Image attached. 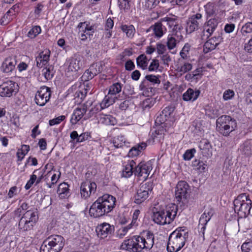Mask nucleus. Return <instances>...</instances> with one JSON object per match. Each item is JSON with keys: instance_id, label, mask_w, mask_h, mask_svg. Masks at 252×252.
<instances>
[{"instance_id": "49", "label": "nucleus", "mask_w": 252, "mask_h": 252, "mask_svg": "<svg viewBox=\"0 0 252 252\" xmlns=\"http://www.w3.org/2000/svg\"><path fill=\"white\" fill-rule=\"evenodd\" d=\"M41 32L39 26H34L28 32V36L31 38H34Z\"/></svg>"}, {"instance_id": "36", "label": "nucleus", "mask_w": 252, "mask_h": 252, "mask_svg": "<svg viewBox=\"0 0 252 252\" xmlns=\"http://www.w3.org/2000/svg\"><path fill=\"white\" fill-rule=\"evenodd\" d=\"M148 61L147 57L144 54L140 55L136 59L137 66L143 69H145L147 68Z\"/></svg>"}, {"instance_id": "48", "label": "nucleus", "mask_w": 252, "mask_h": 252, "mask_svg": "<svg viewBox=\"0 0 252 252\" xmlns=\"http://www.w3.org/2000/svg\"><path fill=\"white\" fill-rule=\"evenodd\" d=\"M193 165L196 167V169L200 172H203L205 171L206 165L203 161L195 160L193 161Z\"/></svg>"}, {"instance_id": "8", "label": "nucleus", "mask_w": 252, "mask_h": 252, "mask_svg": "<svg viewBox=\"0 0 252 252\" xmlns=\"http://www.w3.org/2000/svg\"><path fill=\"white\" fill-rule=\"evenodd\" d=\"M153 189V184L147 182L141 185L137 190L136 194L134 196V202L140 204L146 200L149 197V193Z\"/></svg>"}, {"instance_id": "18", "label": "nucleus", "mask_w": 252, "mask_h": 252, "mask_svg": "<svg viewBox=\"0 0 252 252\" xmlns=\"http://www.w3.org/2000/svg\"><path fill=\"white\" fill-rule=\"evenodd\" d=\"M100 200L98 198L92 205L89 210V213L91 216L94 218H98L107 214L104 210V206Z\"/></svg>"}, {"instance_id": "7", "label": "nucleus", "mask_w": 252, "mask_h": 252, "mask_svg": "<svg viewBox=\"0 0 252 252\" xmlns=\"http://www.w3.org/2000/svg\"><path fill=\"white\" fill-rule=\"evenodd\" d=\"M190 188L188 183L184 181L178 182L175 190V197L179 202L186 204L189 196Z\"/></svg>"}, {"instance_id": "57", "label": "nucleus", "mask_w": 252, "mask_h": 252, "mask_svg": "<svg viewBox=\"0 0 252 252\" xmlns=\"http://www.w3.org/2000/svg\"><path fill=\"white\" fill-rule=\"evenodd\" d=\"M95 76L92 74L89 69L86 70L82 76V79L84 81H88L93 78Z\"/></svg>"}, {"instance_id": "56", "label": "nucleus", "mask_w": 252, "mask_h": 252, "mask_svg": "<svg viewBox=\"0 0 252 252\" xmlns=\"http://www.w3.org/2000/svg\"><path fill=\"white\" fill-rule=\"evenodd\" d=\"M131 0H118V4L121 9H128L130 7L129 2Z\"/></svg>"}, {"instance_id": "52", "label": "nucleus", "mask_w": 252, "mask_h": 252, "mask_svg": "<svg viewBox=\"0 0 252 252\" xmlns=\"http://www.w3.org/2000/svg\"><path fill=\"white\" fill-rule=\"evenodd\" d=\"M65 119V116L64 115L60 116L56 118L50 120L49 122V125L53 126L55 125L60 124L61 122L63 121Z\"/></svg>"}, {"instance_id": "13", "label": "nucleus", "mask_w": 252, "mask_h": 252, "mask_svg": "<svg viewBox=\"0 0 252 252\" xmlns=\"http://www.w3.org/2000/svg\"><path fill=\"white\" fill-rule=\"evenodd\" d=\"M202 23V15L200 13H196L189 18L186 27L187 32L191 33L197 30Z\"/></svg>"}, {"instance_id": "44", "label": "nucleus", "mask_w": 252, "mask_h": 252, "mask_svg": "<svg viewBox=\"0 0 252 252\" xmlns=\"http://www.w3.org/2000/svg\"><path fill=\"white\" fill-rule=\"evenodd\" d=\"M234 124H227L222 126V128H220L218 130L224 136H227L233 130H234Z\"/></svg>"}, {"instance_id": "33", "label": "nucleus", "mask_w": 252, "mask_h": 252, "mask_svg": "<svg viewBox=\"0 0 252 252\" xmlns=\"http://www.w3.org/2000/svg\"><path fill=\"white\" fill-rule=\"evenodd\" d=\"M79 33L81 32H84L87 35L91 36L94 32V26H89L86 22L80 23L78 26Z\"/></svg>"}, {"instance_id": "12", "label": "nucleus", "mask_w": 252, "mask_h": 252, "mask_svg": "<svg viewBox=\"0 0 252 252\" xmlns=\"http://www.w3.org/2000/svg\"><path fill=\"white\" fill-rule=\"evenodd\" d=\"M152 168V165L150 161L140 162L135 167L134 174L135 176L142 178V180H146Z\"/></svg>"}, {"instance_id": "50", "label": "nucleus", "mask_w": 252, "mask_h": 252, "mask_svg": "<svg viewBox=\"0 0 252 252\" xmlns=\"http://www.w3.org/2000/svg\"><path fill=\"white\" fill-rule=\"evenodd\" d=\"M176 40L172 36H168L167 38V46L169 50L173 49L176 45Z\"/></svg>"}, {"instance_id": "17", "label": "nucleus", "mask_w": 252, "mask_h": 252, "mask_svg": "<svg viewBox=\"0 0 252 252\" xmlns=\"http://www.w3.org/2000/svg\"><path fill=\"white\" fill-rule=\"evenodd\" d=\"M67 64L68 71H77L83 66L82 58L79 55H74L68 59Z\"/></svg>"}, {"instance_id": "23", "label": "nucleus", "mask_w": 252, "mask_h": 252, "mask_svg": "<svg viewBox=\"0 0 252 252\" xmlns=\"http://www.w3.org/2000/svg\"><path fill=\"white\" fill-rule=\"evenodd\" d=\"M148 31H152L155 36L159 38L166 32V29L163 23L160 21L151 26Z\"/></svg>"}, {"instance_id": "39", "label": "nucleus", "mask_w": 252, "mask_h": 252, "mask_svg": "<svg viewBox=\"0 0 252 252\" xmlns=\"http://www.w3.org/2000/svg\"><path fill=\"white\" fill-rule=\"evenodd\" d=\"M122 88V85L119 83H116L112 85L109 89L108 94H111L113 96H115V95L119 93Z\"/></svg>"}, {"instance_id": "37", "label": "nucleus", "mask_w": 252, "mask_h": 252, "mask_svg": "<svg viewBox=\"0 0 252 252\" xmlns=\"http://www.w3.org/2000/svg\"><path fill=\"white\" fill-rule=\"evenodd\" d=\"M103 64L101 63H96L92 64L89 69L91 72L92 74L96 76L100 73L103 70Z\"/></svg>"}, {"instance_id": "6", "label": "nucleus", "mask_w": 252, "mask_h": 252, "mask_svg": "<svg viewBox=\"0 0 252 252\" xmlns=\"http://www.w3.org/2000/svg\"><path fill=\"white\" fill-rule=\"evenodd\" d=\"M38 218L37 212L31 210L27 211L19 220V230L25 232L32 229Z\"/></svg>"}, {"instance_id": "38", "label": "nucleus", "mask_w": 252, "mask_h": 252, "mask_svg": "<svg viewBox=\"0 0 252 252\" xmlns=\"http://www.w3.org/2000/svg\"><path fill=\"white\" fill-rule=\"evenodd\" d=\"M101 109H103L101 107V105L99 104L92 105V108L89 110L88 113L86 114L84 119L86 120L90 118V117L97 113Z\"/></svg>"}, {"instance_id": "40", "label": "nucleus", "mask_w": 252, "mask_h": 252, "mask_svg": "<svg viewBox=\"0 0 252 252\" xmlns=\"http://www.w3.org/2000/svg\"><path fill=\"white\" fill-rule=\"evenodd\" d=\"M30 150V146L27 145H23L21 149H19L17 152L16 155L18 160L21 161L25 157L26 155Z\"/></svg>"}, {"instance_id": "45", "label": "nucleus", "mask_w": 252, "mask_h": 252, "mask_svg": "<svg viewBox=\"0 0 252 252\" xmlns=\"http://www.w3.org/2000/svg\"><path fill=\"white\" fill-rule=\"evenodd\" d=\"M155 100L153 98H148L145 99L142 103V107L144 110L151 108L155 104Z\"/></svg>"}, {"instance_id": "58", "label": "nucleus", "mask_w": 252, "mask_h": 252, "mask_svg": "<svg viewBox=\"0 0 252 252\" xmlns=\"http://www.w3.org/2000/svg\"><path fill=\"white\" fill-rule=\"evenodd\" d=\"M60 175L61 173H59L58 176H57L56 174H53L51 177V182L47 183V187L49 188H52L58 182L60 177Z\"/></svg>"}, {"instance_id": "41", "label": "nucleus", "mask_w": 252, "mask_h": 252, "mask_svg": "<svg viewBox=\"0 0 252 252\" xmlns=\"http://www.w3.org/2000/svg\"><path fill=\"white\" fill-rule=\"evenodd\" d=\"M121 29L129 38H132L135 32V29L132 25H123L121 27Z\"/></svg>"}, {"instance_id": "16", "label": "nucleus", "mask_w": 252, "mask_h": 252, "mask_svg": "<svg viewBox=\"0 0 252 252\" xmlns=\"http://www.w3.org/2000/svg\"><path fill=\"white\" fill-rule=\"evenodd\" d=\"M98 199L100 200V202L103 205L104 210L107 214L112 211L115 206L116 198L112 195L106 194L99 197Z\"/></svg>"}, {"instance_id": "35", "label": "nucleus", "mask_w": 252, "mask_h": 252, "mask_svg": "<svg viewBox=\"0 0 252 252\" xmlns=\"http://www.w3.org/2000/svg\"><path fill=\"white\" fill-rule=\"evenodd\" d=\"M212 215L213 213L211 211H207V210H205L199 219L198 227H200L201 225H206L210 220Z\"/></svg>"}, {"instance_id": "19", "label": "nucleus", "mask_w": 252, "mask_h": 252, "mask_svg": "<svg viewBox=\"0 0 252 252\" xmlns=\"http://www.w3.org/2000/svg\"><path fill=\"white\" fill-rule=\"evenodd\" d=\"M222 38L219 35L215 36L208 40L204 44L203 51L207 53L213 50L222 41Z\"/></svg>"}, {"instance_id": "30", "label": "nucleus", "mask_w": 252, "mask_h": 252, "mask_svg": "<svg viewBox=\"0 0 252 252\" xmlns=\"http://www.w3.org/2000/svg\"><path fill=\"white\" fill-rule=\"evenodd\" d=\"M235 124L234 121H232L231 117L227 115H223L219 118L216 122L217 128H222V126L227 124Z\"/></svg>"}, {"instance_id": "2", "label": "nucleus", "mask_w": 252, "mask_h": 252, "mask_svg": "<svg viewBox=\"0 0 252 252\" xmlns=\"http://www.w3.org/2000/svg\"><path fill=\"white\" fill-rule=\"evenodd\" d=\"M189 231L185 226L179 227L172 232L168 239L167 250L168 252H177L185 245Z\"/></svg>"}, {"instance_id": "63", "label": "nucleus", "mask_w": 252, "mask_h": 252, "mask_svg": "<svg viewBox=\"0 0 252 252\" xmlns=\"http://www.w3.org/2000/svg\"><path fill=\"white\" fill-rule=\"evenodd\" d=\"M246 101L252 103V85L249 87L246 93Z\"/></svg>"}, {"instance_id": "64", "label": "nucleus", "mask_w": 252, "mask_h": 252, "mask_svg": "<svg viewBox=\"0 0 252 252\" xmlns=\"http://www.w3.org/2000/svg\"><path fill=\"white\" fill-rule=\"evenodd\" d=\"M252 243L250 242L244 243L241 247L242 252H252Z\"/></svg>"}, {"instance_id": "46", "label": "nucleus", "mask_w": 252, "mask_h": 252, "mask_svg": "<svg viewBox=\"0 0 252 252\" xmlns=\"http://www.w3.org/2000/svg\"><path fill=\"white\" fill-rule=\"evenodd\" d=\"M42 73L46 80L51 79L53 76L51 66L44 67L42 70Z\"/></svg>"}, {"instance_id": "54", "label": "nucleus", "mask_w": 252, "mask_h": 252, "mask_svg": "<svg viewBox=\"0 0 252 252\" xmlns=\"http://www.w3.org/2000/svg\"><path fill=\"white\" fill-rule=\"evenodd\" d=\"M159 67V62L158 60L154 59L152 60L148 67L150 71H156Z\"/></svg>"}, {"instance_id": "3", "label": "nucleus", "mask_w": 252, "mask_h": 252, "mask_svg": "<svg viewBox=\"0 0 252 252\" xmlns=\"http://www.w3.org/2000/svg\"><path fill=\"white\" fill-rule=\"evenodd\" d=\"M178 211L177 206L169 204L165 210L154 212L152 216L154 221L160 225L169 224L175 219Z\"/></svg>"}, {"instance_id": "5", "label": "nucleus", "mask_w": 252, "mask_h": 252, "mask_svg": "<svg viewBox=\"0 0 252 252\" xmlns=\"http://www.w3.org/2000/svg\"><path fill=\"white\" fill-rule=\"evenodd\" d=\"M234 210L240 218H246L250 213L252 200L246 193L239 195L233 201Z\"/></svg>"}, {"instance_id": "15", "label": "nucleus", "mask_w": 252, "mask_h": 252, "mask_svg": "<svg viewBox=\"0 0 252 252\" xmlns=\"http://www.w3.org/2000/svg\"><path fill=\"white\" fill-rule=\"evenodd\" d=\"M95 231L97 237L100 239H104L112 234L114 231V227L108 223L103 222L96 226Z\"/></svg>"}, {"instance_id": "28", "label": "nucleus", "mask_w": 252, "mask_h": 252, "mask_svg": "<svg viewBox=\"0 0 252 252\" xmlns=\"http://www.w3.org/2000/svg\"><path fill=\"white\" fill-rule=\"evenodd\" d=\"M69 186L65 183L59 185L57 192L60 198L63 199L69 196Z\"/></svg>"}, {"instance_id": "14", "label": "nucleus", "mask_w": 252, "mask_h": 252, "mask_svg": "<svg viewBox=\"0 0 252 252\" xmlns=\"http://www.w3.org/2000/svg\"><path fill=\"white\" fill-rule=\"evenodd\" d=\"M96 185L94 182L86 181L81 184L80 193L81 196L85 199L88 198L91 195L95 193Z\"/></svg>"}, {"instance_id": "24", "label": "nucleus", "mask_w": 252, "mask_h": 252, "mask_svg": "<svg viewBox=\"0 0 252 252\" xmlns=\"http://www.w3.org/2000/svg\"><path fill=\"white\" fill-rule=\"evenodd\" d=\"M16 64V61L15 57H8L3 62L1 69L5 73L10 72L14 69Z\"/></svg>"}, {"instance_id": "42", "label": "nucleus", "mask_w": 252, "mask_h": 252, "mask_svg": "<svg viewBox=\"0 0 252 252\" xmlns=\"http://www.w3.org/2000/svg\"><path fill=\"white\" fill-rule=\"evenodd\" d=\"M125 143L126 139L123 135H118L114 137L113 140V144L117 148L122 147Z\"/></svg>"}, {"instance_id": "22", "label": "nucleus", "mask_w": 252, "mask_h": 252, "mask_svg": "<svg viewBox=\"0 0 252 252\" xmlns=\"http://www.w3.org/2000/svg\"><path fill=\"white\" fill-rule=\"evenodd\" d=\"M50 51L45 49L40 52L36 57V66L39 68H42L47 64L49 61Z\"/></svg>"}, {"instance_id": "11", "label": "nucleus", "mask_w": 252, "mask_h": 252, "mask_svg": "<svg viewBox=\"0 0 252 252\" xmlns=\"http://www.w3.org/2000/svg\"><path fill=\"white\" fill-rule=\"evenodd\" d=\"M50 88L46 86L40 87L35 95V103L40 106H43L49 101L51 96Z\"/></svg>"}, {"instance_id": "43", "label": "nucleus", "mask_w": 252, "mask_h": 252, "mask_svg": "<svg viewBox=\"0 0 252 252\" xmlns=\"http://www.w3.org/2000/svg\"><path fill=\"white\" fill-rule=\"evenodd\" d=\"M192 68V65L191 63H184L178 67L177 70L178 72L180 73L181 75H182L190 71Z\"/></svg>"}, {"instance_id": "27", "label": "nucleus", "mask_w": 252, "mask_h": 252, "mask_svg": "<svg viewBox=\"0 0 252 252\" xmlns=\"http://www.w3.org/2000/svg\"><path fill=\"white\" fill-rule=\"evenodd\" d=\"M200 92L198 90H193L189 88L184 93L183 95V99L184 101H192L195 100L200 94Z\"/></svg>"}, {"instance_id": "32", "label": "nucleus", "mask_w": 252, "mask_h": 252, "mask_svg": "<svg viewBox=\"0 0 252 252\" xmlns=\"http://www.w3.org/2000/svg\"><path fill=\"white\" fill-rule=\"evenodd\" d=\"M252 141L247 140L240 146L239 148L240 152L246 156H249L252 154Z\"/></svg>"}, {"instance_id": "34", "label": "nucleus", "mask_w": 252, "mask_h": 252, "mask_svg": "<svg viewBox=\"0 0 252 252\" xmlns=\"http://www.w3.org/2000/svg\"><path fill=\"white\" fill-rule=\"evenodd\" d=\"M116 99H117V97L116 96H113L108 93V94L105 96L101 103L99 104L101 105V107L103 109L113 104Z\"/></svg>"}, {"instance_id": "21", "label": "nucleus", "mask_w": 252, "mask_h": 252, "mask_svg": "<svg viewBox=\"0 0 252 252\" xmlns=\"http://www.w3.org/2000/svg\"><path fill=\"white\" fill-rule=\"evenodd\" d=\"M164 27L168 26L169 29L173 32H177L180 29V26L178 24V20L176 16L172 17H166L161 19Z\"/></svg>"}, {"instance_id": "29", "label": "nucleus", "mask_w": 252, "mask_h": 252, "mask_svg": "<svg viewBox=\"0 0 252 252\" xmlns=\"http://www.w3.org/2000/svg\"><path fill=\"white\" fill-rule=\"evenodd\" d=\"M147 147L146 143L142 142L133 146L129 151V157H136L140 154L142 151L145 149Z\"/></svg>"}, {"instance_id": "1", "label": "nucleus", "mask_w": 252, "mask_h": 252, "mask_svg": "<svg viewBox=\"0 0 252 252\" xmlns=\"http://www.w3.org/2000/svg\"><path fill=\"white\" fill-rule=\"evenodd\" d=\"M154 244V234L150 231H147L141 236H134L125 240L121 247L129 252H140L143 249L150 250Z\"/></svg>"}, {"instance_id": "59", "label": "nucleus", "mask_w": 252, "mask_h": 252, "mask_svg": "<svg viewBox=\"0 0 252 252\" xmlns=\"http://www.w3.org/2000/svg\"><path fill=\"white\" fill-rule=\"evenodd\" d=\"M234 95V92L231 90H226L223 94V98L225 100H227L231 99Z\"/></svg>"}, {"instance_id": "53", "label": "nucleus", "mask_w": 252, "mask_h": 252, "mask_svg": "<svg viewBox=\"0 0 252 252\" xmlns=\"http://www.w3.org/2000/svg\"><path fill=\"white\" fill-rule=\"evenodd\" d=\"M145 79L153 84H159L160 82L158 76L154 75H147L145 76Z\"/></svg>"}, {"instance_id": "9", "label": "nucleus", "mask_w": 252, "mask_h": 252, "mask_svg": "<svg viewBox=\"0 0 252 252\" xmlns=\"http://www.w3.org/2000/svg\"><path fill=\"white\" fill-rule=\"evenodd\" d=\"M18 85L14 81L7 80L0 85V95L10 97L18 91Z\"/></svg>"}, {"instance_id": "51", "label": "nucleus", "mask_w": 252, "mask_h": 252, "mask_svg": "<svg viewBox=\"0 0 252 252\" xmlns=\"http://www.w3.org/2000/svg\"><path fill=\"white\" fill-rule=\"evenodd\" d=\"M195 152L196 150L194 148L187 150L183 155L184 159L186 160H190L194 156Z\"/></svg>"}, {"instance_id": "4", "label": "nucleus", "mask_w": 252, "mask_h": 252, "mask_svg": "<svg viewBox=\"0 0 252 252\" xmlns=\"http://www.w3.org/2000/svg\"><path fill=\"white\" fill-rule=\"evenodd\" d=\"M64 242V239L61 235H51L43 241L40 247V252H60Z\"/></svg>"}, {"instance_id": "25", "label": "nucleus", "mask_w": 252, "mask_h": 252, "mask_svg": "<svg viewBox=\"0 0 252 252\" xmlns=\"http://www.w3.org/2000/svg\"><path fill=\"white\" fill-rule=\"evenodd\" d=\"M136 163L133 160H128L124 163V168L122 171V176L124 177L129 178L133 173H134L133 168Z\"/></svg>"}, {"instance_id": "10", "label": "nucleus", "mask_w": 252, "mask_h": 252, "mask_svg": "<svg viewBox=\"0 0 252 252\" xmlns=\"http://www.w3.org/2000/svg\"><path fill=\"white\" fill-rule=\"evenodd\" d=\"M218 20L215 18L207 20L202 27V39H207L210 37L218 27Z\"/></svg>"}, {"instance_id": "26", "label": "nucleus", "mask_w": 252, "mask_h": 252, "mask_svg": "<svg viewBox=\"0 0 252 252\" xmlns=\"http://www.w3.org/2000/svg\"><path fill=\"white\" fill-rule=\"evenodd\" d=\"M199 148L203 156L207 158L212 156V146L207 140H202L200 142Z\"/></svg>"}, {"instance_id": "20", "label": "nucleus", "mask_w": 252, "mask_h": 252, "mask_svg": "<svg viewBox=\"0 0 252 252\" xmlns=\"http://www.w3.org/2000/svg\"><path fill=\"white\" fill-rule=\"evenodd\" d=\"M87 109V105L84 104L76 108L71 116L70 123L72 125H75L81 119L84 114H86Z\"/></svg>"}, {"instance_id": "31", "label": "nucleus", "mask_w": 252, "mask_h": 252, "mask_svg": "<svg viewBox=\"0 0 252 252\" xmlns=\"http://www.w3.org/2000/svg\"><path fill=\"white\" fill-rule=\"evenodd\" d=\"M98 122L106 125H114L115 119L110 115L100 114L98 118Z\"/></svg>"}, {"instance_id": "62", "label": "nucleus", "mask_w": 252, "mask_h": 252, "mask_svg": "<svg viewBox=\"0 0 252 252\" xmlns=\"http://www.w3.org/2000/svg\"><path fill=\"white\" fill-rule=\"evenodd\" d=\"M173 112L172 107H166L162 111V114L160 115L161 117H164L165 118L169 117Z\"/></svg>"}, {"instance_id": "60", "label": "nucleus", "mask_w": 252, "mask_h": 252, "mask_svg": "<svg viewBox=\"0 0 252 252\" xmlns=\"http://www.w3.org/2000/svg\"><path fill=\"white\" fill-rule=\"evenodd\" d=\"M156 49L158 54H163L166 51V47L164 44L161 43H158Z\"/></svg>"}, {"instance_id": "55", "label": "nucleus", "mask_w": 252, "mask_h": 252, "mask_svg": "<svg viewBox=\"0 0 252 252\" xmlns=\"http://www.w3.org/2000/svg\"><path fill=\"white\" fill-rule=\"evenodd\" d=\"M160 0H146L145 6L147 8L151 9L157 5Z\"/></svg>"}, {"instance_id": "61", "label": "nucleus", "mask_w": 252, "mask_h": 252, "mask_svg": "<svg viewBox=\"0 0 252 252\" xmlns=\"http://www.w3.org/2000/svg\"><path fill=\"white\" fill-rule=\"evenodd\" d=\"M11 10H9L6 14L1 18L0 24L1 25H5L7 24L10 20V18H8L9 14L11 13Z\"/></svg>"}, {"instance_id": "47", "label": "nucleus", "mask_w": 252, "mask_h": 252, "mask_svg": "<svg viewBox=\"0 0 252 252\" xmlns=\"http://www.w3.org/2000/svg\"><path fill=\"white\" fill-rule=\"evenodd\" d=\"M241 31L243 36H246L247 34L252 33V23H246L242 27Z\"/></svg>"}]
</instances>
